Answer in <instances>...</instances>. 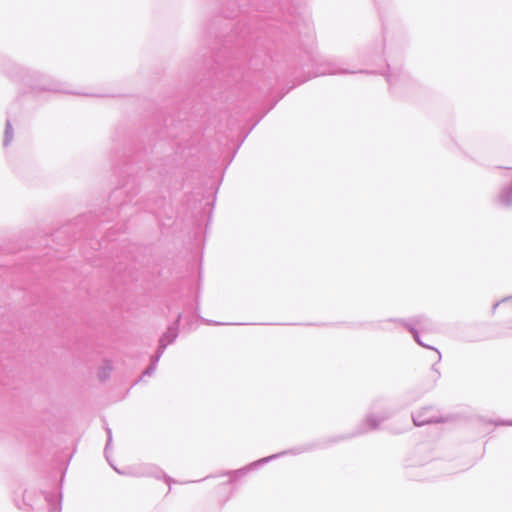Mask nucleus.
Returning <instances> with one entry per match:
<instances>
[{
  "mask_svg": "<svg viewBox=\"0 0 512 512\" xmlns=\"http://www.w3.org/2000/svg\"><path fill=\"white\" fill-rule=\"evenodd\" d=\"M499 200L504 205H510L512 203V186L501 193Z\"/></svg>",
  "mask_w": 512,
  "mask_h": 512,
  "instance_id": "nucleus-1",
  "label": "nucleus"
}]
</instances>
